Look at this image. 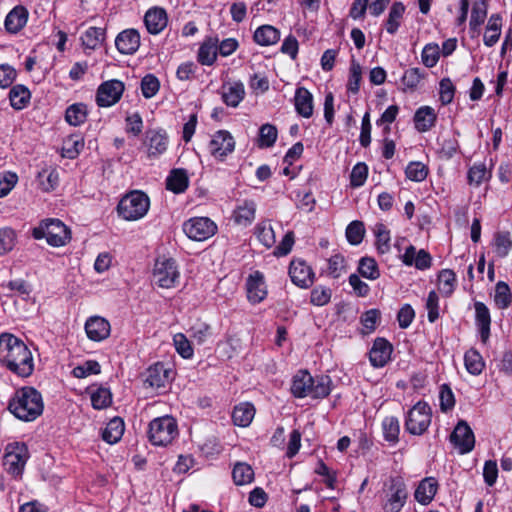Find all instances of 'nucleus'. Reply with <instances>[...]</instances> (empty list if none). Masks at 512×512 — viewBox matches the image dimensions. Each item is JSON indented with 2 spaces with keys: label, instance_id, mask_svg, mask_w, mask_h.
<instances>
[{
  "label": "nucleus",
  "instance_id": "54",
  "mask_svg": "<svg viewBox=\"0 0 512 512\" xmlns=\"http://www.w3.org/2000/svg\"><path fill=\"white\" fill-rule=\"evenodd\" d=\"M346 238L351 245H359L365 235L364 223L359 220L352 221L346 228Z\"/></svg>",
  "mask_w": 512,
  "mask_h": 512
},
{
  "label": "nucleus",
  "instance_id": "52",
  "mask_svg": "<svg viewBox=\"0 0 512 512\" xmlns=\"http://www.w3.org/2000/svg\"><path fill=\"white\" fill-rule=\"evenodd\" d=\"M490 176L491 173L484 163H474L468 170L467 178L469 184L479 186L482 182L488 180Z\"/></svg>",
  "mask_w": 512,
  "mask_h": 512
},
{
  "label": "nucleus",
  "instance_id": "30",
  "mask_svg": "<svg viewBox=\"0 0 512 512\" xmlns=\"http://www.w3.org/2000/svg\"><path fill=\"white\" fill-rule=\"evenodd\" d=\"M280 31L272 25L258 27L253 35L254 41L260 46H271L280 40Z\"/></svg>",
  "mask_w": 512,
  "mask_h": 512
},
{
  "label": "nucleus",
  "instance_id": "41",
  "mask_svg": "<svg viewBox=\"0 0 512 512\" xmlns=\"http://www.w3.org/2000/svg\"><path fill=\"white\" fill-rule=\"evenodd\" d=\"M405 12V6L401 2H395L389 11L388 19L385 23L386 31L393 35L397 32L401 19Z\"/></svg>",
  "mask_w": 512,
  "mask_h": 512
},
{
  "label": "nucleus",
  "instance_id": "61",
  "mask_svg": "<svg viewBox=\"0 0 512 512\" xmlns=\"http://www.w3.org/2000/svg\"><path fill=\"white\" fill-rule=\"evenodd\" d=\"M173 343L178 354L184 359H190L193 356L194 351L191 343L183 333L175 334Z\"/></svg>",
  "mask_w": 512,
  "mask_h": 512
},
{
  "label": "nucleus",
  "instance_id": "8",
  "mask_svg": "<svg viewBox=\"0 0 512 512\" xmlns=\"http://www.w3.org/2000/svg\"><path fill=\"white\" fill-rule=\"evenodd\" d=\"M431 418L430 406L419 401L408 411L405 428L412 435H422L430 426Z\"/></svg>",
  "mask_w": 512,
  "mask_h": 512
},
{
  "label": "nucleus",
  "instance_id": "46",
  "mask_svg": "<svg viewBox=\"0 0 512 512\" xmlns=\"http://www.w3.org/2000/svg\"><path fill=\"white\" fill-rule=\"evenodd\" d=\"M456 286V275L450 269H444L438 274V289L441 294L450 296Z\"/></svg>",
  "mask_w": 512,
  "mask_h": 512
},
{
  "label": "nucleus",
  "instance_id": "50",
  "mask_svg": "<svg viewBox=\"0 0 512 512\" xmlns=\"http://www.w3.org/2000/svg\"><path fill=\"white\" fill-rule=\"evenodd\" d=\"M277 137V128L269 123L264 124L259 130L258 146L260 148L272 147L275 144Z\"/></svg>",
  "mask_w": 512,
  "mask_h": 512
},
{
  "label": "nucleus",
  "instance_id": "9",
  "mask_svg": "<svg viewBox=\"0 0 512 512\" xmlns=\"http://www.w3.org/2000/svg\"><path fill=\"white\" fill-rule=\"evenodd\" d=\"M180 272L175 260L159 258L153 268V281L161 288L170 289L179 282Z\"/></svg>",
  "mask_w": 512,
  "mask_h": 512
},
{
  "label": "nucleus",
  "instance_id": "11",
  "mask_svg": "<svg viewBox=\"0 0 512 512\" xmlns=\"http://www.w3.org/2000/svg\"><path fill=\"white\" fill-rule=\"evenodd\" d=\"M183 231L192 240L205 241L215 235L217 225L208 217H193L184 222Z\"/></svg>",
  "mask_w": 512,
  "mask_h": 512
},
{
  "label": "nucleus",
  "instance_id": "18",
  "mask_svg": "<svg viewBox=\"0 0 512 512\" xmlns=\"http://www.w3.org/2000/svg\"><path fill=\"white\" fill-rule=\"evenodd\" d=\"M115 46L121 54H134L140 47L139 32L133 28L123 30L117 35Z\"/></svg>",
  "mask_w": 512,
  "mask_h": 512
},
{
  "label": "nucleus",
  "instance_id": "58",
  "mask_svg": "<svg viewBox=\"0 0 512 512\" xmlns=\"http://www.w3.org/2000/svg\"><path fill=\"white\" fill-rule=\"evenodd\" d=\"M101 366L96 360H87L83 364L73 368L72 375L76 378H86L90 375L99 374Z\"/></svg>",
  "mask_w": 512,
  "mask_h": 512
},
{
  "label": "nucleus",
  "instance_id": "27",
  "mask_svg": "<svg viewBox=\"0 0 512 512\" xmlns=\"http://www.w3.org/2000/svg\"><path fill=\"white\" fill-rule=\"evenodd\" d=\"M218 55V39L206 38L199 47L197 61L201 65L211 66L215 63Z\"/></svg>",
  "mask_w": 512,
  "mask_h": 512
},
{
  "label": "nucleus",
  "instance_id": "33",
  "mask_svg": "<svg viewBox=\"0 0 512 512\" xmlns=\"http://www.w3.org/2000/svg\"><path fill=\"white\" fill-rule=\"evenodd\" d=\"M255 416V408L251 403L244 402L234 407L232 413L233 423L239 427H247Z\"/></svg>",
  "mask_w": 512,
  "mask_h": 512
},
{
  "label": "nucleus",
  "instance_id": "35",
  "mask_svg": "<svg viewBox=\"0 0 512 512\" xmlns=\"http://www.w3.org/2000/svg\"><path fill=\"white\" fill-rule=\"evenodd\" d=\"M488 4L486 0H473L469 27L472 32L479 33L480 26L487 18Z\"/></svg>",
  "mask_w": 512,
  "mask_h": 512
},
{
  "label": "nucleus",
  "instance_id": "31",
  "mask_svg": "<svg viewBox=\"0 0 512 512\" xmlns=\"http://www.w3.org/2000/svg\"><path fill=\"white\" fill-rule=\"evenodd\" d=\"M146 141L148 146L149 156H158L167 149V136L161 131H148L146 134Z\"/></svg>",
  "mask_w": 512,
  "mask_h": 512
},
{
  "label": "nucleus",
  "instance_id": "57",
  "mask_svg": "<svg viewBox=\"0 0 512 512\" xmlns=\"http://www.w3.org/2000/svg\"><path fill=\"white\" fill-rule=\"evenodd\" d=\"M494 302L500 309L507 308L511 302L510 288L503 281H499L495 286Z\"/></svg>",
  "mask_w": 512,
  "mask_h": 512
},
{
  "label": "nucleus",
  "instance_id": "60",
  "mask_svg": "<svg viewBox=\"0 0 512 512\" xmlns=\"http://www.w3.org/2000/svg\"><path fill=\"white\" fill-rule=\"evenodd\" d=\"M332 296V290L325 286H316L311 290L310 303L314 306L327 305Z\"/></svg>",
  "mask_w": 512,
  "mask_h": 512
},
{
  "label": "nucleus",
  "instance_id": "36",
  "mask_svg": "<svg viewBox=\"0 0 512 512\" xmlns=\"http://www.w3.org/2000/svg\"><path fill=\"white\" fill-rule=\"evenodd\" d=\"M124 430V421L120 417H114L104 428L102 438L109 444H115L122 438Z\"/></svg>",
  "mask_w": 512,
  "mask_h": 512
},
{
  "label": "nucleus",
  "instance_id": "16",
  "mask_svg": "<svg viewBox=\"0 0 512 512\" xmlns=\"http://www.w3.org/2000/svg\"><path fill=\"white\" fill-rule=\"evenodd\" d=\"M173 379L172 369L163 363H156L148 368L145 383L154 389H165Z\"/></svg>",
  "mask_w": 512,
  "mask_h": 512
},
{
  "label": "nucleus",
  "instance_id": "32",
  "mask_svg": "<svg viewBox=\"0 0 512 512\" xmlns=\"http://www.w3.org/2000/svg\"><path fill=\"white\" fill-rule=\"evenodd\" d=\"M189 185L187 172L184 169H174L166 179V188L173 193H183Z\"/></svg>",
  "mask_w": 512,
  "mask_h": 512
},
{
  "label": "nucleus",
  "instance_id": "1",
  "mask_svg": "<svg viewBox=\"0 0 512 512\" xmlns=\"http://www.w3.org/2000/svg\"><path fill=\"white\" fill-rule=\"evenodd\" d=\"M0 363L23 378L34 371L32 352L21 339L9 333L0 335Z\"/></svg>",
  "mask_w": 512,
  "mask_h": 512
},
{
  "label": "nucleus",
  "instance_id": "7",
  "mask_svg": "<svg viewBox=\"0 0 512 512\" xmlns=\"http://www.w3.org/2000/svg\"><path fill=\"white\" fill-rule=\"evenodd\" d=\"M177 435V422L171 416L157 417L149 424L148 438L155 446H167Z\"/></svg>",
  "mask_w": 512,
  "mask_h": 512
},
{
  "label": "nucleus",
  "instance_id": "4",
  "mask_svg": "<svg viewBox=\"0 0 512 512\" xmlns=\"http://www.w3.org/2000/svg\"><path fill=\"white\" fill-rule=\"evenodd\" d=\"M32 236L36 240L45 238L52 247L65 246L72 238L70 228L56 218L42 220L38 226L32 229Z\"/></svg>",
  "mask_w": 512,
  "mask_h": 512
},
{
  "label": "nucleus",
  "instance_id": "63",
  "mask_svg": "<svg viewBox=\"0 0 512 512\" xmlns=\"http://www.w3.org/2000/svg\"><path fill=\"white\" fill-rule=\"evenodd\" d=\"M160 88V82L153 74H147L141 80V91L145 98H152L157 94Z\"/></svg>",
  "mask_w": 512,
  "mask_h": 512
},
{
  "label": "nucleus",
  "instance_id": "22",
  "mask_svg": "<svg viewBox=\"0 0 512 512\" xmlns=\"http://www.w3.org/2000/svg\"><path fill=\"white\" fill-rule=\"evenodd\" d=\"M144 23L150 34L157 35L167 26V13L163 8H151L145 13Z\"/></svg>",
  "mask_w": 512,
  "mask_h": 512
},
{
  "label": "nucleus",
  "instance_id": "10",
  "mask_svg": "<svg viewBox=\"0 0 512 512\" xmlns=\"http://www.w3.org/2000/svg\"><path fill=\"white\" fill-rule=\"evenodd\" d=\"M29 458L28 448L25 443L13 442L6 446L4 466L13 476L21 475Z\"/></svg>",
  "mask_w": 512,
  "mask_h": 512
},
{
  "label": "nucleus",
  "instance_id": "49",
  "mask_svg": "<svg viewBox=\"0 0 512 512\" xmlns=\"http://www.w3.org/2000/svg\"><path fill=\"white\" fill-rule=\"evenodd\" d=\"M374 234L376 236L377 250L381 254H386L390 250V231L383 223H377L374 226Z\"/></svg>",
  "mask_w": 512,
  "mask_h": 512
},
{
  "label": "nucleus",
  "instance_id": "34",
  "mask_svg": "<svg viewBox=\"0 0 512 512\" xmlns=\"http://www.w3.org/2000/svg\"><path fill=\"white\" fill-rule=\"evenodd\" d=\"M256 204L252 200H246L234 210V220L242 226L250 225L255 219Z\"/></svg>",
  "mask_w": 512,
  "mask_h": 512
},
{
  "label": "nucleus",
  "instance_id": "47",
  "mask_svg": "<svg viewBox=\"0 0 512 512\" xmlns=\"http://www.w3.org/2000/svg\"><path fill=\"white\" fill-rule=\"evenodd\" d=\"M457 136H459V133L439 138V152L442 157L450 159L458 152L460 145Z\"/></svg>",
  "mask_w": 512,
  "mask_h": 512
},
{
  "label": "nucleus",
  "instance_id": "25",
  "mask_svg": "<svg viewBox=\"0 0 512 512\" xmlns=\"http://www.w3.org/2000/svg\"><path fill=\"white\" fill-rule=\"evenodd\" d=\"M294 105L296 112L304 117L313 115V95L305 87H298L295 91Z\"/></svg>",
  "mask_w": 512,
  "mask_h": 512
},
{
  "label": "nucleus",
  "instance_id": "21",
  "mask_svg": "<svg viewBox=\"0 0 512 512\" xmlns=\"http://www.w3.org/2000/svg\"><path fill=\"white\" fill-rule=\"evenodd\" d=\"M392 345L384 338H377L369 352V359L372 366L384 367L390 360Z\"/></svg>",
  "mask_w": 512,
  "mask_h": 512
},
{
  "label": "nucleus",
  "instance_id": "20",
  "mask_svg": "<svg viewBox=\"0 0 512 512\" xmlns=\"http://www.w3.org/2000/svg\"><path fill=\"white\" fill-rule=\"evenodd\" d=\"M221 97L229 107H237L245 96V87L241 81L224 82L221 86Z\"/></svg>",
  "mask_w": 512,
  "mask_h": 512
},
{
  "label": "nucleus",
  "instance_id": "48",
  "mask_svg": "<svg viewBox=\"0 0 512 512\" xmlns=\"http://www.w3.org/2000/svg\"><path fill=\"white\" fill-rule=\"evenodd\" d=\"M255 235L266 248L272 247L276 242L275 233L269 221L258 223L255 227Z\"/></svg>",
  "mask_w": 512,
  "mask_h": 512
},
{
  "label": "nucleus",
  "instance_id": "15",
  "mask_svg": "<svg viewBox=\"0 0 512 512\" xmlns=\"http://www.w3.org/2000/svg\"><path fill=\"white\" fill-rule=\"evenodd\" d=\"M289 275L291 281L300 288H308L314 283V272L311 267L301 259L293 260L290 263Z\"/></svg>",
  "mask_w": 512,
  "mask_h": 512
},
{
  "label": "nucleus",
  "instance_id": "51",
  "mask_svg": "<svg viewBox=\"0 0 512 512\" xmlns=\"http://www.w3.org/2000/svg\"><path fill=\"white\" fill-rule=\"evenodd\" d=\"M383 435L386 441L396 443L398 441L400 425L394 416L384 418L382 422Z\"/></svg>",
  "mask_w": 512,
  "mask_h": 512
},
{
  "label": "nucleus",
  "instance_id": "40",
  "mask_svg": "<svg viewBox=\"0 0 512 512\" xmlns=\"http://www.w3.org/2000/svg\"><path fill=\"white\" fill-rule=\"evenodd\" d=\"M37 179L40 188L44 192H50L58 186L59 174L55 168L46 167L38 172Z\"/></svg>",
  "mask_w": 512,
  "mask_h": 512
},
{
  "label": "nucleus",
  "instance_id": "13",
  "mask_svg": "<svg viewBox=\"0 0 512 512\" xmlns=\"http://www.w3.org/2000/svg\"><path fill=\"white\" fill-rule=\"evenodd\" d=\"M450 441L461 454L469 453L475 445V437L472 429L464 420H460L455 426Z\"/></svg>",
  "mask_w": 512,
  "mask_h": 512
},
{
  "label": "nucleus",
  "instance_id": "37",
  "mask_svg": "<svg viewBox=\"0 0 512 512\" xmlns=\"http://www.w3.org/2000/svg\"><path fill=\"white\" fill-rule=\"evenodd\" d=\"M464 365L467 372L474 376L480 375L485 368V362L482 355L474 348L465 352Z\"/></svg>",
  "mask_w": 512,
  "mask_h": 512
},
{
  "label": "nucleus",
  "instance_id": "43",
  "mask_svg": "<svg viewBox=\"0 0 512 512\" xmlns=\"http://www.w3.org/2000/svg\"><path fill=\"white\" fill-rule=\"evenodd\" d=\"M84 148V140L80 135H70L63 141L62 155L69 159L76 158Z\"/></svg>",
  "mask_w": 512,
  "mask_h": 512
},
{
  "label": "nucleus",
  "instance_id": "24",
  "mask_svg": "<svg viewBox=\"0 0 512 512\" xmlns=\"http://www.w3.org/2000/svg\"><path fill=\"white\" fill-rule=\"evenodd\" d=\"M437 490L438 482L435 478H424L414 492L415 500L422 505H428L434 499Z\"/></svg>",
  "mask_w": 512,
  "mask_h": 512
},
{
  "label": "nucleus",
  "instance_id": "39",
  "mask_svg": "<svg viewBox=\"0 0 512 512\" xmlns=\"http://www.w3.org/2000/svg\"><path fill=\"white\" fill-rule=\"evenodd\" d=\"M105 39V30L99 27H89L81 36L82 45L89 50L97 49Z\"/></svg>",
  "mask_w": 512,
  "mask_h": 512
},
{
  "label": "nucleus",
  "instance_id": "44",
  "mask_svg": "<svg viewBox=\"0 0 512 512\" xmlns=\"http://www.w3.org/2000/svg\"><path fill=\"white\" fill-rule=\"evenodd\" d=\"M232 477L236 485H247L254 480V471L249 464L238 462L233 468Z\"/></svg>",
  "mask_w": 512,
  "mask_h": 512
},
{
  "label": "nucleus",
  "instance_id": "12",
  "mask_svg": "<svg viewBox=\"0 0 512 512\" xmlns=\"http://www.w3.org/2000/svg\"><path fill=\"white\" fill-rule=\"evenodd\" d=\"M123 92V82L116 79L106 81L97 89L96 103L100 107H110L120 100Z\"/></svg>",
  "mask_w": 512,
  "mask_h": 512
},
{
  "label": "nucleus",
  "instance_id": "29",
  "mask_svg": "<svg viewBox=\"0 0 512 512\" xmlns=\"http://www.w3.org/2000/svg\"><path fill=\"white\" fill-rule=\"evenodd\" d=\"M502 30V17L500 14H492L486 25L483 42L487 47L494 46L500 39Z\"/></svg>",
  "mask_w": 512,
  "mask_h": 512
},
{
  "label": "nucleus",
  "instance_id": "45",
  "mask_svg": "<svg viewBox=\"0 0 512 512\" xmlns=\"http://www.w3.org/2000/svg\"><path fill=\"white\" fill-rule=\"evenodd\" d=\"M358 273L368 279L376 280L380 277V270L377 262L371 257H362L358 264Z\"/></svg>",
  "mask_w": 512,
  "mask_h": 512
},
{
  "label": "nucleus",
  "instance_id": "53",
  "mask_svg": "<svg viewBox=\"0 0 512 512\" xmlns=\"http://www.w3.org/2000/svg\"><path fill=\"white\" fill-rule=\"evenodd\" d=\"M91 403L95 409H104L111 405L112 394L108 388L98 387L91 393Z\"/></svg>",
  "mask_w": 512,
  "mask_h": 512
},
{
  "label": "nucleus",
  "instance_id": "56",
  "mask_svg": "<svg viewBox=\"0 0 512 512\" xmlns=\"http://www.w3.org/2000/svg\"><path fill=\"white\" fill-rule=\"evenodd\" d=\"M440 58V47L436 43H428L424 46L421 53L422 63L428 67H434Z\"/></svg>",
  "mask_w": 512,
  "mask_h": 512
},
{
  "label": "nucleus",
  "instance_id": "3",
  "mask_svg": "<svg viewBox=\"0 0 512 512\" xmlns=\"http://www.w3.org/2000/svg\"><path fill=\"white\" fill-rule=\"evenodd\" d=\"M332 380L328 375L313 377L307 370H299L292 378L290 391L296 398H325L331 392Z\"/></svg>",
  "mask_w": 512,
  "mask_h": 512
},
{
  "label": "nucleus",
  "instance_id": "42",
  "mask_svg": "<svg viewBox=\"0 0 512 512\" xmlns=\"http://www.w3.org/2000/svg\"><path fill=\"white\" fill-rule=\"evenodd\" d=\"M30 97V91L23 85L14 86L9 92L11 106L16 110L25 108L30 101Z\"/></svg>",
  "mask_w": 512,
  "mask_h": 512
},
{
  "label": "nucleus",
  "instance_id": "5",
  "mask_svg": "<svg viewBox=\"0 0 512 512\" xmlns=\"http://www.w3.org/2000/svg\"><path fill=\"white\" fill-rule=\"evenodd\" d=\"M407 499L408 490L402 477H390L384 483L381 494V507L384 512H400Z\"/></svg>",
  "mask_w": 512,
  "mask_h": 512
},
{
  "label": "nucleus",
  "instance_id": "23",
  "mask_svg": "<svg viewBox=\"0 0 512 512\" xmlns=\"http://www.w3.org/2000/svg\"><path fill=\"white\" fill-rule=\"evenodd\" d=\"M475 322L479 329L480 338L486 343L490 336L491 317L488 307L483 302H475Z\"/></svg>",
  "mask_w": 512,
  "mask_h": 512
},
{
  "label": "nucleus",
  "instance_id": "62",
  "mask_svg": "<svg viewBox=\"0 0 512 512\" xmlns=\"http://www.w3.org/2000/svg\"><path fill=\"white\" fill-rule=\"evenodd\" d=\"M405 174L408 179L421 182L428 175V168L422 162H410L406 167Z\"/></svg>",
  "mask_w": 512,
  "mask_h": 512
},
{
  "label": "nucleus",
  "instance_id": "14",
  "mask_svg": "<svg viewBox=\"0 0 512 512\" xmlns=\"http://www.w3.org/2000/svg\"><path fill=\"white\" fill-rule=\"evenodd\" d=\"M208 149L214 158L224 160L228 154L234 151L235 140L228 131L219 130L213 134Z\"/></svg>",
  "mask_w": 512,
  "mask_h": 512
},
{
  "label": "nucleus",
  "instance_id": "26",
  "mask_svg": "<svg viewBox=\"0 0 512 512\" xmlns=\"http://www.w3.org/2000/svg\"><path fill=\"white\" fill-rule=\"evenodd\" d=\"M28 11L22 6H15L5 18V28L9 33L19 32L27 23Z\"/></svg>",
  "mask_w": 512,
  "mask_h": 512
},
{
  "label": "nucleus",
  "instance_id": "17",
  "mask_svg": "<svg viewBox=\"0 0 512 512\" xmlns=\"http://www.w3.org/2000/svg\"><path fill=\"white\" fill-rule=\"evenodd\" d=\"M85 332L90 340L100 342L109 337L111 326L105 318L91 316L86 320Z\"/></svg>",
  "mask_w": 512,
  "mask_h": 512
},
{
  "label": "nucleus",
  "instance_id": "64",
  "mask_svg": "<svg viewBox=\"0 0 512 512\" xmlns=\"http://www.w3.org/2000/svg\"><path fill=\"white\" fill-rule=\"evenodd\" d=\"M368 176V167L365 163H357L350 174V185L354 188L364 185Z\"/></svg>",
  "mask_w": 512,
  "mask_h": 512
},
{
  "label": "nucleus",
  "instance_id": "59",
  "mask_svg": "<svg viewBox=\"0 0 512 512\" xmlns=\"http://www.w3.org/2000/svg\"><path fill=\"white\" fill-rule=\"evenodd\" d=\"M362 79V68L355 60L351 61L349 69V79L347 83V89L349 92L356 94L360 89V83Z\"/></svg>",
  "mask_w": 512,
  "mask_h": 512
},
{
  "label": "nucleus",
  "instance_id": "6",
  "mask_svg": "<svg viewBox=\"0 0 512 512\" xmlns=\"http://www.w3.org/2000/svg\"><path fill=\"white\" fill-rule=\"evenodd\" d=\"M149 208V197L142 191L134 190L121 198L117 205V213L126 221H137L148 213Z\"/></svg>",
  "mask_w": 512,
  "mask_h": 512
},
{
  "label": "nucleus",
  "instance_id": "19",
  "mask_svg": "<svg viewBox=\"0 0 512 512\" xmlns=\"http://www.w3.org/2000/svg\"><path fill=\"white\" fill-rule=\"evenodd\" d=\"M247 297L251 303L257 304L263 301L267 296V289L264 276L261 272L255 271L250 274L247 282Z\"/></svg>",
  "mask_w": 512,
  "mask_h": 512
},
{
  "label": "nucleus",
  "instance_id": "28",
  "mask_svg": "<svg viewBox=\"0 0 512 512\" xmlns=\"http://www.w3.org/2000/svg\"><path fill=\"white\" fill-rule=\"evenodd\" d=\"M437 114L430 106H421L414 114L415 128L419 132H427L435 126Z\"/></svg>",
  "mask_w": 512,
  "mask_h": 512
},
{
  "label": "nucleus",
  "instance_id": "2",
  "mask_svg": "<svg viewBox=\"0 0 512 512\" xmlns=\"http://www.w3.org/2000/svg\"><path fill=\"white\" fill-rule=\"evenodd\" d=\"M8 409L16 418L32 422L43 413L42 395L33 387L20 388L9 401Z\"/></svg>",
  "mask_w": 512,
  "mask_h": 512
},
{
  "label": "nucleus",
  "instance_id": "55",
  "mask_svg": "<svg viewBox=\"0 0 512 512\" xmlns=\"http://www.w3.org/2000/svg\"><path fill=\"white\" fill-rule=\"evenodd\" d=\"M494 247L495 252L499 257H506L512 248V240L510 234L508 232L496 233L494 236Z\"/></svg>",
  "mask_w": 512,
  "mask_h": 512
},
{
  "label": "nucleus",
  "instance_id": "38",
  "mask_svg": "<svg viewBox=\"0 0 512 512\" xmlns=\"http://www.w3.org/2000/svg\"><path fill=\"white\" fill-rule=\"evenodd\" d=\"M88 116V109L84 103H74L67 107L65 112V120L71 126H80Z\"/></svg>",
  "mask_w": 512,
  "mask_h": 512
}]
</instances>
